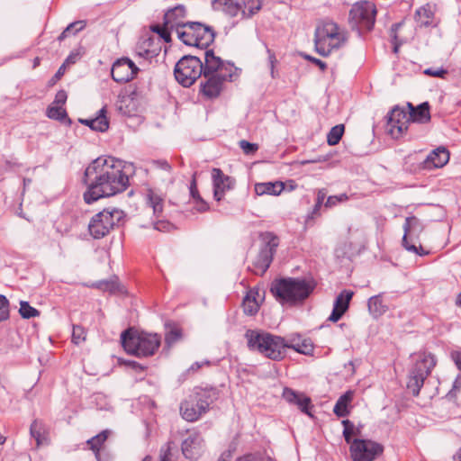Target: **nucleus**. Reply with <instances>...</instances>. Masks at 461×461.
<instances>
[{
	"label": "nucleus",
	"instance_id": "39",
	"mask_svg": "<svg viewBox=\"0 0 461 461\" xmlns=\"http://www.w3.org/2000/svg\"><path fill=\"white\" fill-rule=\"evenodd\" d=\"M344 133V125L339 124L332 127L327 135V142L329 145L333 146L339 142Z\"/></svg>",
	"mask_w": 461,
	"mask_h": 461
},
{
	"label": "nucleus",
	"instance_id": "50",
	"mask_svg": "<svg viewBox=\"0 0 461 461\" xmlns=\"http://www.w3.org/2000/svg\"><path fill=\"white\" fill-rule=\"evenodd\" d=\"M154 229L158 231L168 232L174 229V226L168 221H158L154 222Z\"/></svg>",
	"mask_w": 461,
	"mask_h": 461
},
{
	"label": "nucleus",
	"instance_id": "59",
	"mask_svg": "<svg viewBox=\"0 0 461 461\" xmlns=\"http://www.w3.org/2000/svg\"><path fill=\"white\" fill-rule=\"evenodd\" d=\"M322 204L319 203H315L312 211L307 215V221L314 219L315 216L320 214V210Z\"/></svg>",
	"mask_w": 461,
	"mask_h": 461
},
{
	"label": "nucleus",
	"instance_id": "5",
	"mask_svg": "<svg viewBox=\"0 0 461 461\" xmlns=\"http://www.w3.org/2000/svg\"><path fill=\"white\" fill-rule=\"evenodd\" d=\"M346 40V32L332 21H322L315 30V48L322 56H328L332 50L339 49Z\"/></svg>",
	"mask_w": 461,
	"mask_h": 461
},
{
	"label": "nucleus",
	"instance_id": "38",
	"mask_svg": "<svg viewBox=\"0 0 461 461\" xmlns=\"http://www.w3.org/2000/svg\"><path fill=\"white\" fill-rule=\"evenodd\" d=\"M47 116L50 119L57 120L59 122H66L71 123V120L68 117L66 110L62 106L52 105L47 109Z\"/></svg>",
	"mask_w": 461,
	"mask_h": 461
},
{
	"label": "nucleus",
	"instance_id": "34",
	"mask_svg": "<svg viewBox=\"0 0 461 461\" xmlns=\"http://www.w3.org/2000/svg\"><path fill=\"white\" fill-rule=\"evenodd\" d=\"M106 107L104 106L102 109L99 110L98 115L95 118L91 119L89 122V127L93 131L104 132L108 130L109 121L106 117Z\"/></svg>",
	"mask_w": 461,
	"mask_h": 461
},
{
	"label": "nucleus",
	"instance_id": "51",
	"mask_svg": "<svg viewBox=\"0 0 461 461\" xmlns=\"http://www.w3.org/2000/svg\"><path fill=\"white\" fill-rule=\"evenodd\" d=\"M348 199V196L346 194H341L339 196L338 195H330L327 198V201L325 203V207H332L336 205L337 203L346 201Z\"/></svg>",
	"mask_w": 461,
	"mask_h": 461
},
{
	"label": "nucleus",
	"instance_id": "35",
	"mask_svg": "<svg viewBox=\"0 0 461 461\" xmlns=\"http://www.w3.org/2000/svg\"><path fill=\"white\" fill-rule=\"evenodd\" d=\"M353 393L347 392L342 394L337 401L333 411L338 417H346L349 411L348 410V403L352 401Z\"/></svg>",
	"mask_w": 461,
	"mask_h": 461
},
{
	"label": "nucleus",
	"instance_id": "48",
	"mask_svg": "<svg viewBox=\"0 0 461 461\" xmlns=\"http://www.w3.org/2000/svg\"><path fill=\"white\" fill-rule=\"evenodd\" d=\"M239 145L246 155H252L258 149V144L249 142L245 140H240Z\"/></svg>",
	"mask_w": 461,
	"mask_h": 461
},
{
	"label": "nucleus",
	"instance_id": "1",
	"mask_svg": "<svg viewBox=\"0 0 461 461\" xmlns=\"http://www.w3.org/2000/svg\"><path fill=\"white\" fill-rule=\"evenodd\" d=\"M83 183L87 189L84 200L90 204L100 198L122 193L129 185V177L123 172L122 162L113 157H99L86 168Z\"/></svg>",
	"mask_w": 461,
	"mask_h": 461
},
{
	"label": "nucleus",
	"instance_id": "20",
	"mask_svg": "<svg viewBox=\"0 0 461 461\" xmlns=\"http://www.w3.org/2000/svg\"><path fill=\"white\" fill-rule=\"evenodd\" d=\"M186 15L185 7L183 5H178L174 8L169 9L164 15L165 25L176 31V34L184 30L185 22L184 21Z\"/></svg>",
	"mask_w": 461,
	"mask_h": 461
},
{
	"label": "nucleus",
	"instance_id": "52",
	"mask_svg": "<svg viewBox=\"0 0 461 461\" xmlns=\"http://www.w3.org/2000/svg\"><path fill=\"white\" fill-rule=\"evenodd\" d=\"M402 26V23H393L392 25V28H391V36L393 37V52L394 53H397L398 50H399V46L401 43H398L397 42V31L400 29V27Z\"/></svg>",
	"mask_w": 461,
	"mask_h": 461
},
{
	"label": "nucleus",
	"instance_id": "30",
	"mask_svg": "<svg viewBox=\"0 0 461 461\" xmlns=\"http://www.w3.org/2000/svg\"><path fill=\"white\" fill-rule=\"evenodd\" d=\"M145 196L146 203L152 208L154 216H161L163 212L164 198L153 189H148Z\"/></svg>",
	"mask_w": 461,
	"mask_h": 461
},
{
	"label": "nucleus",
	"instance_id": "53",
	"mask_svg": "<svg viewBox=\"0 0 461 461\" xmlns=\"http://www.w3.org/2000/svg\"><path fill=\"white\" fill-rule=\"evenodd\" d=\"M68 98L67 92L65 90H59L55 95V100L53 104L62 106L65 104Z\"/></svg>",
	"mask_w": 461,
	"mask_h": 461
},
{
	"label": "nucleus",
	"instance_id": "64",
	"mask_svg": "<svg viewBox=\"0 0 461 461\" xmlns=\"http://www.w3.org/2000/svg\"><path fill=\"white\" fill-rule=\"evenodd\" d=\"M246 296H250V298L258 300L260 297V291L258 288L250 289Z\"/></svg>",
	"mask_w": 461,
	"mask_h": 461
},
{
	"label": "nucleus",
	"instance_id": "40",
	"mask_svg": "<svg viewBox=\"0 0 461 461\" xmlns=\"http://www.w3.org/2000/svg\"><path fill=\"white\" fill-rule=\"evenodd\" d=\"M243 311L245 314L253 316L259 310V303L257 299L250 298V296H245L242 302Z\"/></svg>",
	"mask_w": 461,
	"mask_h": 461
},
{
	"label": "nucleus",
	"instance_id": "57",
	"mask_svg": "<svg viewBox=\"0 0 461 461\" xmlns=\"http://www.w3.org/2000/svg\"><path fill=\"white\" fill-rule=\"evenodd\" d=\"M424 73L428 76L435 77H442L445 74H447V70L445 69H434L432 68H427Z\"/></svg>",
	"mask_w": 461,
	"mask_h": 461
},
{
	"label": "nucleus",
	"instance_id": "55",
	"mask_svg": "<svg viewBox=\"0 0 461 461\" xmlns=\"http://www.w3.org/2000/svg\"><path fill=\"white\" fill-rule=\"evenodd\" d=\"M137 54L140 57L145 58V59H151L155 56L156 53L154 50H150L149 49L142 48L141 46H139Z\"/></svg>",
	"mask_w": 461,
	"mask_h": 461
},
{
	"label": "nucleus",
	"instance_id": "9",
	"mask_svg": "<svg viewBox=\"0 0 461 461\" xmlns=\"http://www.w3.org/2000/svg\"><path fill=\"white\" fill-rule=\"evenodd\" d=\"M174 74L178 83L188 87L203 75V62L196 56H184L176 64Z\"/></svg>",
	"mask_w": 461,
	"mask_h": 461
},
{
	"label": "nucleus",
	"instance_id": "41",
	"mask_svg": "<svg viewBox=\"0 0 461 461\" xmlns=\"http://www.w3.org/2000/svg\"><path fill=\"white\" fill-rule=\"evenodd\" d=\"M261 0H245L242 14L244 15H247V17H251L256 13H258L261 9Z\"/></svg>",
	"mask_w": 461,
	"mask_h": 461
},
{
	"label": "nucleus",
	"instance_id": "21",
	"mask_svg": "<svg viewBox=\"0 0 461 461\" xmlns=\"http://www.w3.org/2000/svg\"><path fill=\"white\" fill-rule=\"evenodd\" d=\"M449 160V152L444 147L432 150L420 164L423 169L431 170L444 167Z\"/></svg>",
	"mask_w": 461,
	"mask_h": 461
},
{
	"label": "nucleus",
	"instance_id": "58",
	"mask_svg": "<svg viewBox=\"0 0 461 461\" xmlns=\"http://www.w3.org/2000/svg\"><path fill=\"white\" fill-rule=\"evenodd\" d=\"M195 202H196L195 209L198 212H203L209 209L208 203L202 197H200V199H195Z\"/></svg>",
	"mask_w": 461,
	"mask_h": 461
},
{
	"label": "nucleus",
	"instance_id": "27",
	"mask_svg": "<svg viewBox=\"0 0 461 461\" xmlns=\"http://www.w3.org/2000/svg\"><path fill=\"white\" fill-rule=\"evenodd\" d=\"M193 397L201 405V409L207 411L209 406L218 399L219 391L213 387L201 388L196 391L195 395Z\"/></svg>",
	"mask_w": 461,
	"mask_h": 461
},
{
	"label": "nucleus",
	"instance_id": "2",
	"mask_svg": "<svg viewBox=\"0 0 461 461\" xmlns=\"http://www.w3.org/2000/svg\"><path fill=\"white\" fill-rule=\"evenodd\" d=\"M314 286L315 285L311 281L288 277L274 281L270 291L282 304H294L305 300L313 291Z\"/></svg>",
	"mask_w": 461,
	"mask_h": 461
},
{
	"label": "nucleus",
	"instance_id": "7",
	"mask_svg": "<svg viewBox=\"0 0 461 461\" xmlns=\"http://www.w3.org/2000/svg\"><path fill=\"white\" fill-rule=\"evenodd\" d=\"M125 213L117 208H106L94 215L88 223V230L94 239H102L114 228L124 222Z\"/></svg>",
	"mask_w": 461,
	"mask_h": 461
},
{
	"label": "nucleus",
	"instance_id": "19",
	"mask_svg": "<svg viewBox=\"0 0 461 461\" xmlns=\"http://www.w3.org/2000/svg\"><path fill=\"white\" fill-rule=\"evenodd\" d=\"M284 399L289 403L296 405L302 412L312 417L311 409L312 408V400L303 393L295 392L291 388H285L283 391Z\"/></svg>",
	"mask_w": 461,
	"mask_h": 461
},
{
	"label": "nucleus",
	"instance_id": "31",
	"mask_svg": "<svg viewBox=\"0 0 461 461\" xmlns=\"http://www.w3.org/2000/svg\"><path fill=\"white\" fill-rule=\"evenodd\" d=\"M369 313L375 319L384 314L388 307L383 303L382 294L370 297L367 302Z\"/></svg>",
	"mask_w": 461,
	"mask_h": 461
},
{
	"label": "nucleus",
	"instance_id": "4",
	"mask_svg": "<svg viewBox=\"0 0 461 461\" xmlns=\"http://www.w3.org/2000/svg\"><path fill=\"white\" fill-rule=\"evenodd\" d=\"M245 337L250 349L258 350L273 360L282 359L285 356V350L289 346L284 338L267 332L248 330Z\"/></svg>",
	"mask_w": 461,
	"mask_h": 461
},
{
	"label": "nucleus",
	"instance_id": "14",
	"mask_svg": "<svg viewBox=\"0 0 461 461\" xmlns=\"http://www.w3.org/2000/svg\"><path fill=\"white\" fill-rule=\"evenodd\" d=\"M139 68L128 58L117 59L111 70L112 77L118 83H126L135 77Z\"/></svg>",
	"mask_w": 461,
	"mask_h": 461
},
{
	"label": "nucleus",
	"instance_id": "23",
	"mask_svg": "<svg viewBox=\"0 0 461 461\" xmlns=\"http://www.w3.org/2000/svg\"><path fill=\"white\" fill-rule=\"evenodd\" d=\"M354 293L349 290H343L335 299L333 310L329 317V321L332 322L338 321L343 314L348 311L349 302Z\"/></svg>",
	"mask_w": 461,
	"mask_h": 461
},
{
	"label": "nucleus",
	"instance_id": "47",
	"mask_svg": "<svg viewBox=\"0 0 461 461\" xmlns=\"http://www.w3.org/2000/svg\"><path fill=\"white\" fill-rule=\"evenodd\" d=\"M86 26V23L84 21H77V22H74L72 23H70L62 32L61 34L58 37V40L59 41H63L67 36L68 34L71 32L72 29L75 28V31L76 32H80L82 31Z\"/></svg>",
	"mask_w": 461,
	"mask_h": 461
},
{
	"label": "nucleus",
	"instance_id": "3",
	"mask_svg": "<svg viewBox=\"0 0 461 461\" xmlns=\"http://www.w3.org/2000/svg\"><path fill=\"white\" fill-rule=\"evenodd\" d=\"M124 350L138 357L153 356L161 343V337L157 333H147L129 328L121 334Z\"/></svg>",
	"mask_w": 461,
	"mask_h": 461
},
{
	"label": "nucleus",
	"instance_id": "62",
	"mask_svg": "<svg viewBox=\"0 0 461 461\" xmlns=\"http://www.w3.org/2000/svg\"><path fill=\"white\" fill-rule=\"evenodd\" d=\"M211 365V362L208 361V360H204V361H201V362H194L191 366H190V370L191 371H197L199 370L201 367H203V366H210Z\"/></svg>",
	"mask_w": 461,
	"mask_h": 461
},
{
	"label": "nucleus",
	"instance_id": "25",
	"mask_svg": "<svg viewBox=\"0 0 461 461\" xmlns=\"http://www.w3.org/2000/svg\"><path fill=\"white\" fill-rule=\"evenodd\" d=\"M30 434L36 441V447L47 446L50 444L49 429L47 426L38 420H34L30 427Z\"/></svg>",
	"mask_w": 461,
	"mask_h": 461
},
{
	"label": "nucleus",
	"instance_id": "16",
	"mask_svg": "<svg viewBox=\"0 0 461 461\" xmlns=\"http://www.w3.org/2000/svg\"><path fill=\"white\" fill-rule=\"evenodd\" d=\"M231 77V74H217L204 77L205 82L201 83V92L209 99L216 98L220 95L223 82Z\"/></svg>",
	"mask_w": 461,
	"mask_h": 461
},
{
	"label": "nucleus",
	"instance_id": "36",
	"mask_svg": "<svg viewBox=\"0 0 461 461\" xmlns=\"http://www.w3.org/2000/svg\"><path fill=\"white\" fill-rule=\"evenodd\" d=\"M288 345L287 348H293L301 354L310 355L313 351V344L309 339H293Z\"/></svg>",
	"mask_w": 461,
	"mask_h": 461
},
{
	"label": "nucleus",
	"instance_id": "17",
	"mask_svg": "<svg viewBox=\"0 0 461 461\" xmlns=\"http://www.w3.org/2000/svg\"><path fill=\"white\" fill-rule=\"evenodd\" d=\"M213 183V197L220 202L226 193L233 187L234 181L229 176L223 174L220 168H213L212 171Z\"/></svg>",
	"mask_w": 461,
	"mask_h": 461
},
{
	"label": "nucleus",
	"instance_id": "26",
	"mask_svg": "<svg viewBox=\"0 0 461 461\" xmlns=\"http://www.w3.org/2000/svg\"><path fill=\"white\" fill-rule=\"evenodd\" d=\"M409 117L411 122L419 123H427L430 122L431 116L429 113V104L424 102L419 104L417 107L413 106L412 104L408 103Z\"/></svg>",
	"mask_w": 461,
	"mask_h": 461
},
{
	"label": "nucleus",
	"instance_id": "32",
	"mask_svg": "<svg viewBox=\"0 0 461 461\" xmlns=\"http://www.w3.org/2000/svg\"><path fill=\"white\" fill-rule=\"evenodd\" d=\"M434 13L427 5L419 8L415 13V20L420 27L433 26Z\"/></svg>",
	"mask_w": 461,
	"mask_h": 461
},
{
	"label": "nucleus",
	"instance_id": "45",
	"mask_svg": "<svg viewBox=\"0 0 461 461\" xmlns=\"http://www.w3.org/2000/svg\"><path fill=\"white\" fill-rule=\"evenodd\" d=\"M10 316L9 300L3 294H0V322L6 321Z\"/></svg>",
	"mask_w": 461,
	"mask_h": 461
},
{
	"label": "nucleus",
	"instance_id": "43",
	"mask_svg": "<svg viewBox=\"0 0 461 461\" xmlns=\"http://www.w3.org/2000/svg\"><path fill=\"white\" fill-rule=\"evenodd\" d=\"M151 31L158 33L161 39H163L166 42L171 41V35L170 32L174 31L172 28L165 25V21L163 22V24H155L152 25Z\"/></svg>",
	"mask_w": 461,
	"mask_h": 461
},
{
	"label": "nucleus",
	"instance_id": "12",
	"mask_svg": "<svg viewBox=\"0 0 461 461\" xmlns=\"http://www.w3.org/2000/svg\"><path fill=\"white\" fill-rule=\"evenodd\" d=\"M263 240L265 244L260 249L258 255L254 260L253 268L251 269L254 274L258 276L264 275L268 269L278 246V239L272 233H266Z\"/></svg>",
	"mask_w": 461,
	"mask_h": 461
},
{
	"label": "nucleus",
	"instance_id": "6",
	"mask_svg": "<svg viewBox=\"0 0 461 461\" xmlns=\"http://www.w3.org/2000/svg\"><path fill=\"white\" fill-rule=\"evenodd\" d=\"M435 357L427 352H420L415 355L414 363L410 368L407 388L413 396H418L424 381L430 375L436 366Z\"/></svg>",
	"mask_w": 461,
	"mask_h": 461
},
{
	"label": "nucleus",
	"instance_id": "15",
	"mask_svg": "<svg viewBox=\"0 0 461 461\" xmlns=\"http://www.w3.org/2000/svg\"><path fill=\"white\" fill-rule=\"evenodd\" d=\"M411 122L409 113L404 109L395 106L388 115L389 132L394 138H398L408 129Z\"/></svg>",
	"mask_w": 461,
	"mask_h": 461
},
{
	"label": "nucleus",
	"instance_id": "22",
	"mask_svg": "<svg viewBox=\"0 0 461 461\" xmlns=\"http://www.w3.org/2000/svg\"><path fill=\"white\" fill-rule=\"evenodd\" d=\"M204 63H203V77H209L210 75L226 74L223 70H226L223 60L214 55L213 50H208L204 53Z\"/></svg>",
	"mask_w": 461,
	"mask_h": 461
},
{
	"label": "nucleus",
	"instance_id": "13",
	"mask_svg": "<svg viewBox=\"0 0 461 461\" xmlns=\"http://www.w3.org/2000/svg\"><path fill=\"white\" fill-rule=\"evenodd\" d=\"M404 234L402 237L403 248L412 253L420 256L427 255L420 243L418 241L419 234L422 230L420 220L415 216L407 217L403 224Z\"/></svg>",
	"mask_w": 461,
	"mask_h": 461
},
{
	"label": "nucleus",
	"instance_id": "44",
	"mask_svg": "<svg viewBox=\"0 0 461 461\" xmlns=\"http://www.w3.org/2000/svg\"><path fill=\"white\" fill-rule=\"evenodd\" d=\"M342 425L344 427L343 429V437L345 438V441L352 446V442L354 439H352V436L355 429V425L353 422H351L349 420H342Z\"/></svg>",
	"mask_w": 461,
	"mask_h": 461
},
{
	"label": "nucleus",
	"instance_id": "10",
	"mask_svg": "<svg viewBox=\"0 0 461 461\" xmlns=\"http://www.w3.org/2000/svg\"><path fill=\"white\" fill-rule=\"evenodd\" d=\"M375 5L369 1L356 3L349 11V24L353 30L358 32H369L373 29L375 22Z\"/></svg>",
	"mask_w": 461,
	"mask_h": 461
},
{
	"label": "nucleus",
	"instance_id": "18",
	"mask_svg": "<svg viewBox=\"0 0 461 461\" xmlns=\"http://www.w3.org/2000/svg\"><path fill=\"white\" fill-rule=\"evenodd\" d=\"M203 438L200 433L194 431L182 443L183 455L191 460L197 459L203 451Z\"/></svg>",
	"mask_w": 461,
	"mask_h": 461
},
{
	"label": "nucleus",
	"instance_id": "49",
	"mask_svg": "<svg viewBox=\"0 0 461 461\" xmlns=\"http://www.w3.org/2000/svg\"><path fill=\"white\" fill-rule=\"evenodd\" d=\"M181 337V331L178 329H172L169 332L166 334L165 341L170 346L171 344L177 341Z\"/></svg>",
	"mask_w": 461,
	"mask_h": 461
},
{
	"label": "nucleus",
	"instance_id": "33",
	"mask_svg": "<svg viewBox=\"0 0 461 461\" xmlns=\"http://www.w3.org/2000/svg\"><path fill=\"white\" fill-rule=\"evenodd\" d=\"M110 431L105 429L97 434L96 436L91 438L87 440V445L89 446L90 449L93 450L95 453V458L97 461H101V454L100 450L103 446V444L105 442V440L108 438Z\"/></svg>",
	"mask_w": 461,
	"mask_h": 461
},
{
	"label": "nucleus",
	"instance_id": "28",
	"mask_svg": "<svg viewBox=\"0 0 461 461\" xmlns=\"http://www.w3.org/2000/svg\"><path fill=\"white\" fill-rule=\"evenodd\" d=\"M285 189V184L282 181L257 183L254 190L257 195H279Z\"/></svg>",
	"mask_w": 461,
	"mask_h": 461
},
{
	"label": "nucleus",
	"instance_id": "60",
	"mask_svg": "<svg viewBox=\"0 0 461 461\" xmlns=\"http://www.w3.org/2000/svg\"><path fill=\"white\" fill-rule=\"evenodd\" d=\"M79 59V53L77 52H72L68 55V57L66 59L64 64L66 66H69L71 64H75Z\"/></svg>",
	"mask_w": 461,
	"mask_h": 461
},
{
	"label": "nucleus",
	"instance_id": "24",
	"mask_svg": "<svg viewBox=\"0 0 461 461\" xmlns=\"http://www.w3.org/2000/svg\"><path fill=\"white\" fill-rule=\"evenodd\" d=\"M205 412L193 396L185 399L180 404V413L183 419L190 422L196 421Z\"/></svg>",
	"mask_w": 461,
	"mask_h": 461
},
{
	"label": "nucleus",
	"instance_id": "61",
	"mask_svg": "<svg viewBox=\"0 0 461 461\" xmlns=\"http://www.w3.org/2000/svg\"><path fill=\"white\" fill-rule=\"evenodd\" d=\"M451 357L455 362L456 367L461 370V352L454 351L451 353Z\"/></svg>",
	"mask_w": 461,
	"mask_h": 461
},
{
	"label": "nucleus",
	"instance_id": "8",
	"mask_svg": "<svg viewBox=\"0 0 461 461\" xmlns=\"http://www.w3.org/2000/svg\"><path fill=\"white\" fill-rule=\"evenodd\" d=\"M215 32L210 26L198 22H187L178 32V39L185 45L207 49L215 39Z\"/></svg>",
	"mask_w": 461,
	"mask_h": 461
},
{
	"label": "nucleus",
	"instance_id": "63",
	"mask_svg": "<svg viewBox=\"0 0 461 461\" xmlns=\"http://www.w3.org/2000/svg\"><path fill=\"white\" fill-rule=\"evenodd\" d=\"M326 195H327V192L325 189H321L318 191V194H317V199H316V203H323L325 198H326Z\"/></svg>",
	"mask_w": 461,
	"mask_h": 461
},
{
	"label": "nucleus",
	"instance_id": "46",
	"mask_svg": "<svg viewBox=\"0 0 461 461\" xmlns=\"http://www.w3.org/2000/svg\"><path fill=\"white\" fill-rule=\"evenodd\" d=\"M86 332L80 325H74L72 330V342L78 345L86 340Z\"/></svg>",
	"mask_w": 461,
	"mask_h": 461
},
{
	"label": "nucleus",
	"instance_id": "54",
	"mask_svg": "<svg viewBox=\"0 0 461 461\" xmlns=\"http://www.w3.org/2000/svg\"><path fill=\"white\" fill-rule=\"evenodd\" d=\"M195 176L196 174L194 173L193 175V178H192V181L190 183V186H189V190H190V195L195 200V199H200V194H199V192H198V189H197V184H196V179H195Z\"/></svg>",
	"mask_w": 461,
	"mask_h": 461
},
{
	"label": "nucleus",
	"instance_id": "56",
	"mask_svg": "<svg viewBox=\"0 0 461 461\" xmlns=\"http://www.w3.org/2000/svg\"><path fill=\"white\" fill-rule=\"evenodd\" d=\"M267 53H268V61H269V66H270L271 77L273 78H275L276 77L275 65L276 63V59L275 53L272 50H270L269 49H267Z\"/></svg>",
	"mask_w": 461,
	"mask_h": 461
},
{
	"label": "nucleus",
	"instance_id": "11",
	"mask_svg": "<svg viewBox=\"0 0 461 461\" xmlns=\"http://www.w3.org/2000/svg\"><path fill=\"white\" fill-rule=\"evenodd\" d=\"M349 452L353 461H375L384 453V446L371 439L355 438Z\"/></svg>",
	"mask_w": 461,
	"mask_h": 461
},
{
	"label": "nucleus",
	"instance_id": "29",
	"mask_svg": "<svg viewBox=\"0 0 461 461\" xmlns=\"http://www.w3.org/2000/svg\"><path fill=\"white\" fill-rule=\"evenodd\" d=\"M215 11H221L230 16H236L241 10V5L235 0H212Z\"/></svg>",
	"mask_w": 461,
	"mask_h": 461
},
{
	"label": "nucleus",
	"instance_id": "37",
	"mask_svg": "<svg viewBox=\"0 0 461 461\" xmlns=\"http://www.w3.org/2000/svg\"><path fill=\"white\" fill-rule=\"evenodd\" d=\"M93 287H95L104 292H109L111 294H114L120 291V284L117 277L95 282L93 285Z\"/></svg>",
	"mask_w": 461,
	"mask_h": 461
},
{
	"label": "nucleus",
	"instance_id": "42",
	"mask_svg": "<svg viewBox=\"0 0 461 461\" xmlns=\"http://www.w3.org/2000/svg\"><path fill=\"white\" fill-rule=\"evenodd\" d=\"M19 313L24 319H30L40 315V312L34 307L31 306L26 301L20 302Z\"/></svg>",
	"mask_w": 461,
	"mask_h": 461
}]
</instances>
